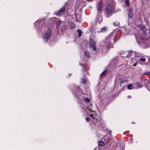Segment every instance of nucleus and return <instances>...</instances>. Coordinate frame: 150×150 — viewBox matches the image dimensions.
<instances>
[{"instance_id":"nucleus-1","label":"nucleus","mask_w":150,"mask_h":150,"mask_svg":"<svg viewBox=\"0 0 150 150\" xmlns=\"http://www.w3.org/2000/svg\"><path fill=\"white\" fill-rule=\"evenodd\" d=\"M73 95L78 100L80 107L82 110L87 113L88 117L86 118V121H91L93 129H97L103 124L102 119H99L98 120L96 112L92 110V104L91 102V96L90 94H85L80 87L76 86L74 87L71 90Z\"/></svg>"},{"instance_id":"nucleus-2","label":"nucleus","mask_w":150,"mask_h":150,"mask_svg":"<svg viewBox=\"0 0 150 150\" xmlns=\"http://www.w3.org/2000/svg\"><path fill=\"white\" fill-rule=\"evenodd\" d=\"M43 20H38L34 23V27L38 32L39 33H44L46 30V33L43 37V40L45 42H47L49 39L51 34V30L44 24Z\"/></svg>"},{"instance_id":"nucleus-3","label":"nucleus","mask_w":150,"mask_h":150,"mask_svg":"<svg viewBox=\"0 0 150 150\" xmlns=\"http://www.w3.org/2000/svg\"><path fill=\"white\" fill-rule=\"evenodd\" d=\"M115 43V35L113 33H110L106 38L104 42H103L100 46L102 50L104 49L106 47L113 48Z\"/></svg>"},{"instance_id":"nucleus-4","label":"nucleus","mask_w":150,"mask_h":150,"mask_svg":"<svg viewBox=\"0 0 150 150\" xmlns=\"http://www.w3.org/2000/svg\"><path fill=\"white\" fill-rule=\"evenodd\" d=\"M96 44L95 42L92 39L90 40L89 47L92 51H94V53L97 54L99 50L97 49L96 47Z\"/></svg>"},{"instance_id":"nucleus-5","label":"nucleus","mask_w":150,"mask_h":150,"mask_svg":"<svg viewBox=\"0 0 150 150\" xmlns=\"http://www.w3.org/2000/svg\"><path fill=\"white\" fill-rule=\"evenodd\" d=\"M105 12L106 14L108 17H109L111 16L113 13L112 10V8L110 6H108L105 8Z\"/></svg>"},{"instance_id":"nucleus-6","label":"nucleus","mask_w":150,"mask_h":150,"mask_svg":"<svg viewBox=\"0 0 150 150\" xmlns=\"http://www.w3.org/2000/svg\"><path fill=\"white\" fill-rule=\"evenodd\" d=\"M65 8L64 7H63L61 8L58 11H55L54 13L57 16H59L63 14L65 12Z\"/></svg>"},{"instance_id":"nucleus-7","label":"nucleus","mask_w":150,"mask_h":150,"mask_svg":"<svg viewBox=\"0 0 150 150\" xmlns=\"http://www.w3.org/2000/svg\"><path fill=\"white\" fill-rule=\"evenodd\" d=\"M118 58L117 57L113 58L110 62V65L111 66H116L118 63Z\"/></svg>"},{"instance_id":"nucleus-8","label":"nucleus","mask_w":150,"mask_h":150,"mask_svg":"<svg viewBox=\"0 0 150 150\" xmlns=\"http://www.w3.org/2000/svg\"><path fill=\"white\" fill-rule=\"evenodd\" d=\"M97 7L98 9V12L99 13H101V10L102 8V4L100 2L98 3L97 5Z\"/></svg>"},{"instance_id":"nucleus-9","label":"nucleus","mask_w":150,"mask_h":150,"mask_svg":"<svg viewBox=\"0 0 150 150\" xmlns=\"http://www.w3.org/2000/svg\"><path fill=\"white\" fill-rule=\"evenodd\" d=\"M132 52L131 51H127L125 52V54H126V55H125L124 56H123L124 57L126 58H128L130 57L132 53Z\"/></svg>"},{"instance_id":"nucleus-10","label":"nucleus","mask_w":150,"mask_h":150,"mask_svg":"<svg viewBox=\"0 0 150 150\" xmlns=\"http://www.w3.org/2000/svg\"><path fill=\"white\" fill-rule=\"evenodd\" d=\"M84 54L85 57L88 59L90 57V53L89 51H88L87 50H86V51H84Z\"/></svg>"},{"instance_id":"nucleus-11","label":"nucleus","mask_w":150,"mask_h":150,"mask_svg":"<svg viewBox=\"0 0 150 150\" xmlns=\"http://www.w3.org/2000/svg\"><path fill=\"white\" fill-rule=\"evenodd\" d=\"M128 17L129 18H132L133 16L132 10V9L129 8L128 11Z\"/></svg>"},{"instance_id":"nucleus-12","label":"nucleus","mask_w":150,"mask_h":150,"mask_svg":"<svg viewBox=\"0 0 150 150\" xmlns=\"http://www.w3.org/2000/svg\"><path fill=\"white\" fill-rule=\"evenodd\" d=\"M97 19L96 20L97 23H100L103 21L102 17L99 15H98L97 17Z\"/></svg>"},{"instance_id":"nucleus-13","label":"nucleus","mask_w":150,"mask_h":150,"mask_svg":"<svg viewBox=\"0 0 150 150\" xmlns=\"http://www.w3.org/2000/svg\"><path fill=\"white\" fill-rule=\"evenodd\" d=\"M106 27H104L101 28L100 30L99 31H98V33H100L104 32L106 31Z\"/></svg>"},{"instance_id":"nucleus-14","label":"nucleus","mask_w":150,"mask_h":150,"mask_svg":"<svg viewBox=\"0 0 150 150\" xmlns=\"http://www.w3.org/2000/svg\"><path fill=\"white\" fill-rule=\"evenodd\" d=\"M146 60V59L144 58H139L138 59V61L139 63L140 64H142V63L141 62H145Z\"/></svg>"},{"instance_id":"nucleus-15","label":"nucleus","mask_w":150,"mask_h":150,"mask_svg":"<svg viewBox=\"0 0 150 150\" xmlns=\"http://www.w3.org/2000/svg\"><path fill=\"white\" fill-rule=\"evenodd\" d=\"M134 54L135 57H138L141 56V54L140 53L138 52H134Z\"/></svg>"},{"instance_id":"nucleus-16","label":"nucleus","mask_w":150,"mask_h":150,"mask_svg":"<svg viewBox=\"0 0 150 150\" xmlns=\"http://www.w3.org/2000/svg\"><path fill=\"white\" fill-rule=\"evenodd\" d=\"M136 39L137 40V41L138 43L139 44H145V43L144 42V40H143L142 39L141 40L142 41H140L139 40L137 39V38L135 36Z\"/></svg>"},{"instance_id":"nucleus-17","label":"nucleus","mask_w":150,"mask_h":150,"mask_svg":"<svg viewBox=\"0 0 150 150\" xmlns=\"http://www.w3.org/2000/svg\"><path fill=\"white\" fill-rule=\"evenodd\" d=\"M138 27L141 30H144L145 28V26L143 24H139L138 25Z\"/></svg>"},{"instance_id":"nucleus-18","label":"nucleus","mask_w":150,"mask_h":150,"mask_svg":"<svg viewBox=\"0 0 150 150\" xmlns=\"http://www.w3.org/2000/svg\"><path fill=\"white\" fill-rule=\"evenodd\" d=\"M98 146H102L104 144V142L101 140L98 141Z\"/></svg>"},{"instance_id":"nucleus-19","label":"nucleus","mask_w":150,"mask_h":150,"mask_svg":"<svg viewBox=\"0 0 150 150\" xmlns=\"http://www.w3.org/2000/svg\"><path fill=\"white\" fill-rule=\"evenodd\" d=\"M127 88L129 90H131L133 88V84H130L127 86Z\"/></svg>"},{"instance_id":"nucleus-20","label":"nucleus","mask_w":150,"mask_h":150,"mask_svg":"<svg viewBox=\"0 0 150 150\" xmlns=\"http://www.w3.org/2000/svg\"><path fill=\"white\" fill-rule=\"evenodd\" d=\"M77 32L78 33V37H80L81 36L82 34V31L80 29H78Z\"/></svg>"},{"instance_id":"nucleus-21","label":"nucleus","mask_w":150,"mask_h":150,"mask_svg":"<svg viewBox=\"0 0 150 150\" xmlns=\"http://www.w3.org/2000/svg\"><path fill=\"white\" fill-rule=\"evenodd\" d=\"M127 81L126 80H121L120 82V85L121 86H122V84L124 83H126L127 82Z\"/></svg>"},{"instance_id":"nucleus-22","label":"nucleus","mask_w":150,"mask_h":150,"mask_svg":"<svg viewBox=\"0 0 150 150\" xmlns=\"http://www.w3.org/2000/svg\"><path fill=\"white\" fill-rule=\"evenodd\" d=\"M113 25L117 26H119L120 25L119 22H118L116 21L115 22L113 23Z\"/></svg>"},{"instance_id":"nucleus-23","label":"nucleus","mask_w":150,"mask_h":150,"mask_svg":"<svg viewBox=\"0 0 150 150\" xmlns=\"http://www.w3.org/2000/svg\"><path fill=\"white\" fill-rule=\"evenodd\" d=\"M70 26L71 27V28H74V27H75L76 26V25L75 24H74V23H71V25H70Z\"/></svg>"},{"instance_id":"nucleus-24","label":"nucleus","mask_w":150,"mask_h":150,"mask_svg":"<svg viewBox=\"0 0 150 150\" xmlns=\"http://www.w3.org/2000/svg\"><path fill=\"white\" fill-rule=\"evenodd\" d=\"M86 81L85 79L82 78L81 79V82L83 83H86Z\"/></svg>"},{"instance_id":"nucleus-25","label":"nucleus","mask_w":150,"mask_h":150,"mask_svg":"<svg viewBox=\"0 0 150 150\" xmlns=\"http://www.w3.org/2000/svg\"><path fill=\"white\" fill-rule=\"evenodd\" d=\"M125 2L127 6H129V0H125Z\"/></svg>"},{"instance_id":"nucleus-26","label":"nucleus","mask_w":150,"mask_h":150,"mask_svg":"<svg viewBox=\"0 0 150 150\" xmlns=\"http://www.w3.org/2000/svg\"><path fill=\"white\" fill-rule=\"evenodd\" d=\"M137 86V87L139 88H142L143 86V85L140 83H138Z\"/></svg>"},{"instance_id":"nucleus-27","label":"nucleus","mask_w":150,"mask_h":150,"mask_svg":"<svg viewBox=\"0 0 150 150\" xmlns=\"http://www.w3.org/2000/svg\"><path fill=\"white\" fill-rule=\"evenodd\" d=\"M133 139L132 138H130L129 140V143L132 144L133 143Z\"/></svg>"},{"instance_id":"nucleus-28","label":"nucleus","mask_w":150,"mask_h":150,"mask_svg":"<svg viewBox=\"0 0 150 150\" xmlns=\"http://www.w3.org/2000/svg\"><path fill=\"white\" fill-rule=\"evenodd\" d=\"M108 70L107 69H106L105 70H104L103 71L102 73H101V74H100V75H101L102 74H105V73L107 72V71Z\"/></svg>"},{"instance_id":"nucleus-29","label":"nucleus","mask_w":150,"mask_h":150,"mask_svg":"<svg viewBox=\"0 0 150 150\" xmlns=\"http://www.w3.org/2000/svg\"><path fill=\"white\" fill-rule=\"evenodd\" d=\"M57 33L59 34H60L62 33V30H61L60 31L58 29H57Z\"/></svg>"},{"instance_id":"nucleus-30","label":"nucleus","mask_w":150,"mask_h":150,"mask_svg":"<svg viewBox=\"0 0 150 150\" xmlns=\"http://www.w3.org/2000/svg\"><path fill=\"white\" fill-rule=\"evenodd\" d=\"M144 74L147 75H150V71L146 72L144 73Z\"/></svg>"},{"instance_id":"nucleus-31","label":"nucleus","mask_w":150,"mask_h":150,"mask_svg":"<svg viewBox=\"0 0 150 150\" xmlns=\"http://www.w3.org/2000/svg\"><path fill=\"white\" fill-rule=\"evenodd\" d=\"M132 64H133V65H134V66H136V65H137V61H136V62L135 63H134H134H132Z\"/></svg>"},{"instance_id":"nucleus-32","label":"nucleus","mask_w":150,"mask_h":150,"mask_svg":"<svg viewBox=\"0 0 150 150\" xmlns=\"http://www.w3.org/2000/svg\"><path fill=\"white\" fill-rule=\"evenodd\" d=\"M149 47V44H148L145 47H144L145 48H148V47Z\"/></svg>"},{"instance_id":"nucleus-33","label":"nucleus","mask_w":150,"mask_h":150,"mask_svg":"<svg viewBox=\"0 0 150 150\" xmlns=\"http://www.w3.org/2000/svg\"><path fill=\"white\" fill-rule=\"evenodd\" d=\"M98 148V149H101V146H99Z\"/></svg>"},{"instance_id":"nucleus-34","label":"nucleus","mask_w":150,"mask_h":150,"mask_svg":"<svg viewBox=\"0 0 150 150\" xmlns=\"http://www.w3.org/2000/svg\"><path fill=\"white\" fill-rule=\"evenodd\" d=\"M128 98H131V96H128L127 97Z\"/></svg>"},{"instance_id":"nucleus-35","label":"nucleus","mask_w":150,"mask_h":150,"mask_svg":"<svg viewBox=\"0 0 150 150\" xmlns=\"http://www.w3.org/2000/svg\"><path fill=\"white\" fill-rule=\"evenodd\" d=\"M85 72H86V73H85V74H88L89 73L87 72V71H85Z\"/></svg>"},{"instance_id":"nucleus-36","label":"nucleus","mask_w":150,"mask_h":150,"mask_svg":"<svg viewBox=\"0 0 150 150\" xmlns=\"http://www.w3.org/2000/svg\"><path fill=\"white\" fill-rule=\"evenodd\" d=\"M80 65L81 66H83V64L80 63Z\"/></svg>"},{"instance_id":"nucleus-37","label":"nucleus","mask_w":150,"mask_h":150,"mask_svg":"<svg viewBox=\"0 0 150 150\" xmlns=\"http://www.w3.org/2000/svg\"><path fill=\"white\" fill-rule=\"evenodd\" d=\"M109 133L110 134H111V131H110H110H109Z\"/></svg>"},{"instance_id":"nucleus-38","label":"nucleus","mask_w":150,"mask_h":150,"mask_svg":"<svg viewBox=\"0 0 150 150\" xmlns=\"http://www.w3.org/2000/svg\"><path fill=\"white\" fill-rule=\"evenodd\" d=\"M69 75L70 76H71V74H70V73H69Z\"/></svg>"},{"instance_id":"nucleus-39","label":"nucleus","mask_w":150,"mask_h":150,"mask_svg":"<svg viewBox=\"0 0 150 150\" xmlns=\"http://www.w3.org/2000/svg\"><path fill=\"white\" fill-rule=\"evenodd\" d=\"M110 143L109 145H108V146H110Z\"/></svg>"},{"instance_id":"nucleus-40","label":"nucleus","mask_w":150,"mask_h":150,"mask_svg":"<svg viewBox=\"0 0 150 150\" xmlns=\"http://www.w3.org/2000/svg\"><path fill=\"white\" fill-rule=\"evenodd\" d=\"M132 60H134V59H134V58H132Z\"/></svg>"},{"instance_id":"nucleus-41","label":"nucleus","mask_w":150,"mask_h":150,"mask_svg":"<svg viewBox=\"0 0 150 150\" xmlns=\"http://www.w3.org/2000/svg\"><path fill=\"white\" fill-rule=\"evenodd\" d=\"M97 149V148H95V149H94V150H96Z\"/></svg>"},{"instance_id":"nucleus-42","label":"nucleus","mask_w":150,"mask_h":150,"mask_svg":"<svg viewBox=\"0 0 150 150\" xmlns=\"http://www.w3.org/2000/svg\"><path fill=\"white\" fill-rule=\"evenodd\" d=\"M147 82H148V81H148V80H147Z\"/></svg>"},{"instance_id":"nucleus-43","label":"nucleus","mask_w":150,"mask_h":150,"mask_svg":"<svg viewBox=\"0 0 150 150\" xmlns=\"http://www.w3.org/2000/svg\"><path fill=\"white\" fill-rule=\"evenodd\" d=\"M101 109L102 110H103V109H102V108H101Z\"/></svg>"},{"instance_id":"nucleus-44","label":"nucleus","mask_w":150,"mask_h":150,"mask_svg":"<svg viewBox=\"0 0 150 150\" xmlns=\"http://www.w3.org/2000/svg\"><path fill=\"white\" fill-rule=\"evenodd\" d=\"M149 90L150 91V90L149 89Z\"/></svg>"}]
</instances>
